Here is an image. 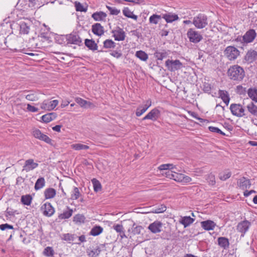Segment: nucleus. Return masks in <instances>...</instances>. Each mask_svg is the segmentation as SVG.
I'll use <instances>...</instances> for the list:
<instances>
[{"mask_svg": "<svg viewBox=\"0 0 257 257\" xmlns=\"http://www.w3.org/2000/svg\"><path fill=\"white\" fill-rule=\"evenodd\" d=\"M229 78L234 81H241L245 76L243 69L238 65L230 66L227 71Z\"/></svg>", "mask_w": 257, "mask_h": 257, "instance_id": "1", "label": "nucleus"}, {"mask_svg": "<svg viewBox=\"0 0 257 257\" xmlns=\"http://www.w3.org/2000/svg\"><path fill=\"white\" fill-rule=\"evenodd\" d=\"M192 24L197 29H203L208 25L207 17L203 14H199L193 18Z\"/></svg>", "mask_w": 257, "mask_h": 257, "instance_id": "2", "label": "nucleus"}, {"mask_svg": "<svg viewBox=\"0 0 257 257\" xmlns=\"http://www.w3.org/2000/svg\"><path fill=\"white\" fill-rule=\"evenodd\" d=\"M165 65L168 70L171 72L178 70L183 67V64L179 60L168 59L165 62Z\"/></svg>", "mask_w": 257, "mask_h": 257, "instance_id": "3", "label": "nucleus"}, {"mask_svg": "<svg viewBox=\"0 0 257 257\" xmlns=\"http://www.w3.org/2000/svg\"><path fill=\"white\" fill-rule=\"evenodd\" d=\"M239 51L233 46L227 47L224 51V55L229 60H234L239 55Z\"/></svg>", "mask_w": 257, "mask_h": 257, "instance_id": "4", "label": "nucleus"}, {"mask_svg": "<svg viewBox=\"0 0 257 257\" xmlns=\"http://www.w3.org/2000/svg\"><path fill=\"white\" fill-rule=\"evenodd\" d=\"M229 108L231 113L237 117H241L246 115L245 110L240 104L232 103Z\"/></svg>", "mask_w": 257, "mask_h": 257, "instance_id": "5", "label": "nucleus"}, {"mask_svg": "<svg viewBox=\"0 0 257 257\" xmlns=\"http://www.w3.org/2000/svg\"><path fill=\"white\" fill-rule=\"evenodd\" d=\"M187 35L190 41L194 43L199 42L203 38L202 35L198 32L192 28L188 30Z\"/></svg>", "mask_w": 257, "mask_h": 257, "instance_id": "6", "label": "nucleus"}, {"mask_svg": "<svg viewBox=\"0 0 257 257\" xmlns=\"http://www.w3.org/2000/svg\"><path fill=\"white\" fill-rule=\"evenodd\" d=\"M33 136L35 138L40 140L44 141L46 143L54 146V141L51 139L48 136L43 134L39 130L36 129L33 131Z\"/></svg>", "mask_w": 257, "mask_h": 257, "instance_id": "7", "label": "nucleus"}, {"mask_svg": "<svg viewBox=\"0 0 257 257\" xmlns=\"http://www.w3.org/2000/svg\"><path fill=\"white\" fill-rule=\"evenodd\" d=\"M66 39L68 43L80 46L82 44L81 39L76 32H72L66 36Z\"/></svg>", "mask_w": 257, "mask_h": 257, "instance_id": "8", "label": "nucleus"}, {"mask_svg": "<svg viewBox=\"0 0 257 257\" xmlns=\"http://www.w3.org/2000/svg\"><path fill=\"white\" fill-rule=\"evenodd\" d=\"M256 37V33L253 29H249L242 37V41L245 43H249L253 41Z\"/></svg>", "mask_w": 257, "mask_h": 257, "instance_id": "9", "label": "nucleus"}, {"mask_svg": "<svg viewBox=\"0 0 257 257\" xmlns=\"http://www.w3.org/2000/svg\"><path fill=\"white\" fill-rule=\"evenodd\" d=\"M160 115V110L155 108L151 110L145 117H144L142 120H145L146 119H151L153 121L157 120Z\"/></svg>", "mask_w": 257, "mask_h": 257, "instance_id": "10", "label": "nucleus"}, {"mask_svg": "<svg viewBox=\"0 0 257 257\" xmlns=\"http://www.w3.org/2000/svg\"><path fill=\"white\" fill-rule=\"evenodd\" d=\"M58 104V101L57 100H44L41 104V108L43 109L50 111L54 109Z\"/></svg>", "mask_w": 257, "mask_h": 257, "instance_id": "11", "label": "nucleus"}, {"mask_svg": "<svg viewBox=\"0 0 257 257\" xmlns=\"http://www.w3.org/2000/svg\"><path fill=\"white\" fill-rule=\"evenodd\" d=\"M251 182L249 179L243 177L237 180V186L242 190H245L249 189L251 186Z\"/></svg>", "mask_w": 257, "mask_h": 257, "instance_id": "12", "label": "nucleus"}, {"mask_svg": "<svg viewBox=\"0 0 257 257\" xmlns=\"http://www.w3.org/2000/svg\"><path fill=\"white\" fill-rule=\"evenodd\" d=\"M111 33L113 34V37L116 41H123L125 39V32L120 27H117L115 30H112Z\"/></svg>", "mask_w": 257, "mask_h": 257, "instance_id": "13", "label": "nucleus"}, {"mask_svg": "<svg viewBox=\"0 0 257 257\" xmlns=\"http://www.w3.org/2000/svg\"><path fill=\"white\" fill-rule=\"evenodd\" d=\"M38 166V163H35L33 159H30L25 161V164L23 167L22 171L28 172L37 168Z\"/></svg>", "mask_w": 257, "mask_h": 257, "instance_id": "14", "label": "nucleus"}, {"mask_svg": "<svg viewBox=\"0 0 257 257\" xmlns=\"http://www.w3.org/2000/svg\"><path fill=\"white\" fill-rule=\"evenodd\" d=\"M44 215L50 216L53 215L55 212L54 208L50 203H46L43 204L41 208Z\"/></svg>", "mask_w": 257, "mask_h": 257, "instance_id": "15", "label": "nucleus"}, {"mask_svg": "<svg viewBox=\"0 0 257 257\" xmlns=\"http://www.w3.org/2000/svg\"><path fill=\"white\" fill-rule=\"evenodd\" d=\"M101 251L97 245L89 247L86 250V252L89 257H97Z\"/></svg>", "mask_w": 257, "mask_h": 257, "instance_id": "16", "label": "nucleus"}, {"mask_svg": "<svg viewBox=\"0 0 257 257\" xmlns=\"http://www.w3.org/2000/svg\"><path fill=\"white\" fill-rule=\"evenodd\" d=\"M92 33L97 36H100L104 34V29L99 23H96L92 26Z\"/></svg>", "mask_w": 257, "mask_h": 257, "instance_id": "17", "label": "nucleus"}, {"mask_svg": "<svg viewBox=\"0 0 257 257\" xmlns=\"http://www.w3.org/2000/svg\"><path fill=\"white\" fill-rule=\"evenodd\" d=\"M162 18L164 19L168 23H172L179 19L177 15L171 13L162 14Z\"/></svg>", "mask_w": 257, "mask_h": 257, "instance_id": "18", "label": "nucleus"}, {"mask_svg": "<svg viewBox=\"0 0 257 257\" xmlns=\"http://www.w3.org/2000/svg\"><path fill=\"white\" fill-rule=\"evenodd\" d=\"M257 58V52L254 50H250L247 52L244 57V59L248 63H252Z\"/></svg>", "mask_w": 257, "mask_h": 257, "instance_id": "19", "label": "nucleus"}, {"mask_svg": "<svg viewBox=\"0 0 257 257\" xmlns=\"http://www.w3.org/2000/svg\"><path fill=\"white\" fill-rule=\"evenodd\" d=\"M195 218H192L190 216H180L179 218L178 221L182 225H190L195 221Z\"/></svg>", "mask_w": 257, "mask_h": 257, "instance_id": "20", "label": "nucleus"}, {"mask_svg": "<svg viewBox=\"0 0 257 257\" xmlns=\"http://www.w3.org/2000/svg\"><path fill=\"white\" fill-rule=\"evenodd\" d=\"M218 244L224 249H227L229 246L228 239L225 237H219L217 239Z\"/></svg>", "mask_w": 257, "mask_h": 257, "instance_id": "21", "label": "nucleus"}, {"mask_svg": "<svg viewBox=\"0 0 257 257\" xmlns=\"http://www.w3.org/2000/svg\"><path fill=\"white\" fill-rule=\"evenodd\" d=\"M218 94L222 101L226 105H228L230 101V97L228 92L225 90H219Z\"/></svg>", "mask_w": 257, "mask_h": 257, "instance_id": "22", "label": "nucleus"}, {"mask_svg": "<svg viewBox=\"0 0 257 257\" xmlns=\"http://www.w3.org/2000/svg\"><path fill=\"white\" fill-rule=\"evenodd\" d=\"M85 45L93 51L97 50V45L93 39H86L84 42Z\"/></svg>", "mask_w": 257, "mask_h": 257, "instance_id": "23", "label": "nucleus"}, {"mask_svg": "<svg viewBox=\"0 0 257 257\" xmlns=\"http://www.w3.org/2000/svg\"><path fill=\"white\" fill-rule=\"evenodd\" d=\"M106 16V13L102 11L94 13L92 15V18L96 21H104Z\"/></svg>", "mask_w": 257, "mask_h": 257, "instance_id": "24", "label": "nucleus"}, {"mask_svg": "<svg viewBox=\"0 0 257 257\" xmlns=\"http://www.w3.org/2000/svg\"><path fill=\"white\" fill-rule=\"evenodd\" d=\"M75 101L81 107H84L85 108L91 107L93 106L94 105L93 103L90 101H87L84 99H83L81 98H76L75 99Z\"/></svg>", "mask_w": 257, "mask_h": 257, "instance_id": "25", "label": "nucleus"}, {"mask_svg": "<svg viewBox=\"0 0 257 257\" xmlns=\"http://www.w3.org/2000/svg\"><path fill=\"white\" fill-rule=\"evenodd\" d=\"M142 229V226H133L131 228L129 227L127 228V236H132V235H136L138 234H140L141 232V230Z\"/></svg>", "mask_w": 257, "mask_h": 257, "instance_id": "26", "label": "nucleus"}, {"mask_svg": "<svg viewBox=\"0 0 257 257\" xmlns=\"http://www.w3.org/2000/svg\"><path fill=\"white\" fill-rule=\"evenodd\" d=\"M169 55L168 52L166 50L156 51L154 53V56L158 60H162L163 59L167 57Z\"/></svg>", "mask_w": 257, "mask_h": 257, "instance_id": "27", "label": "nucleus"}, {"mask_svg": "<svg viewBox=\"0 0 257 257\" xmlns=\"http://www.w3.org/2000/svg\"><path fill=\"white\" fill-rule=\"evenodd\" d=\"M73 210L69 207H67L66 210L63 211L62 213L59 215L58 217L61 219H67L72 216Z\"/></svg>", "mask_w": 257, "mask_h": 257, "instance_id": "28", "label": "nucleus"}, {"mask_svg": "<svg viewBox=\"0 0 257 257\" xmlns=\"http://www.w3.org/2000/svg\"><path fill=\"white\" fill-rule=\"evenodd\" d=\"M45 180L44 177H40L36 181L34 188L35 190H39L45 186Z\"/></svg>", "mask_w": 257, "mask_h": 257, "instance_id": "29", "label": "nucleus"}, {"mask_svg": "<svg viewBox=\"0 0 257 257\" xmlns=\"http://www.w3.org/2000/svg\"><path fill=\"white\" fill-rule=\"evenodd\" d=\"M44 194L46 199L53 198L56 195V190L52 188H48L45 190Z\"/></svg>", "mask_w": 257, "mask_h": 257, "instance_id": "30", "label": "nucleus"}, {"mask_svg": "<svg viewBox=\"0 0 257 257\" xmlns=\"http://www.w3.org/2000/svg\"><path fill=\"white\" fill-rule=\"evenodd\" d=\"M246 108L249 113L254 116H257V106L253 102H250L247 106Z\"/></svg>", "mask_w": 257, "mask_h": 257, "instance_id": "31", "label": "nucleus"}, {"mask_svg": "<svg viewBox=\"0 0 257 257\" xmlns=\"http://www.w3.org/2000/svg\"><path fill=\"white\" fill-rule=\"evenodd\" d=\"M123 14L126 17L132 18L135 20H137L138 16L133 14V13L130 11L128 8H124L122 10Z\"/></svg>", "mask_w": 257, "mask_h": 257, "instance_id": "32", "label": "nucleus"}, {"mask_svg": "<svg viewBox=\"0 0 257 257\" xmlns=\"http://www.w3.org/2000/svg\"><path fill=\"white\" fill-rule=\"evenodd\" d=\"M102 231L103 228L100 226H94V227L91 229L89 234L92 236H97L100 234Z\"/></svg>", "mask_w": 257, "mask_h": 257, "instance_id": "33", "label": "nucleus"}, {"mask_svg": "<svg viewBox=\"0 0 257 257\" xmlns=\"http://www.w3.org/2000/svg\"><path fill=\"white\" fill-rule=\"evenodd\" d=\"M162 18V15L153 14L149 18V22L150 24H157Z\"/></svg>", "mask_w": 257, "mask_h": 257, "instance_id": "34", "label": "nucleus"}, {"mask_svg": "<svg viewBox=\"0 0 257 257\" xmlns=\"http://www.w3.org/2000/svg\"><path fill=\"white\" fill-rule=\"evenodd\" d=\"M136 56L144 61H146L148 59V54L142 50L137 51L136 53Z\"/></svg>", "mask_w": 257, "mask_h": 257, "instance_id": "35", "label": "nucleus"}, {"mask_svg": "<svg viewBox=\"0 0 257 257\" xmlns=\"http://www.w3.org/2000/svg\"><path fill=\"white\" fill-rule=\"evenodd\" d=\"M248 96L253 101L257 102V89L249 88L248 90Z\"/></svg>", "mask_w": 257, "mask_h": 257, "instance_id": "36", "label": "nucleus"}, {"mask_svg": "<svg viewBox=\"0 0 257 257\" xmlns=\"http://www.w3.org/2000/svg\"><path fill=\"white\" fill-rule=\"evenodd\" d=\"M176 168V166L174 165L173 164H162L160 165L158 169L161 170H170L172 171L174 169Z\"/></svg>", "mask_w": 257, "mask_h": 257, "instance_id": "37", "label": "nucleus"}, {"mask_svg": "<svg viewBox=\"0 0 257 257\" xmlns=\"http://www.w3.org/2000/svg\"><path fill=\"white\" fill-rule=\"evenodd\" d=\"M32 198L30 195H23L21 197V202L24 205H30L31 203Z\"/></svg>", "mask_w": 257, "mask_h": 257, "instance_id": "38", "label": "nucleus"}, {"mask_svg": "<svg viewBox=\"0 0 257 257\" xmlns=\"http://www.w3.org/2000/svg\"><path fill=\"white\" fill-rule=\"evenodd\" d=\"M76 237L77 236L74 234L65 233L63 234L62 239L67 241H73L75 240Z\"/></svg>", "mask_w": 257, "mask_h": 257, "instance_id": "39", "label": "nucleus"}, {"mask_svg": "<svg viewBox=\"0 0 257 257\" xmlns=\"http://www.w3.org/2000/svg\"><path fill=\"white\" fill-rule=\"evenodd\" d=\"M29 27L25 22L22 23L20 25V32L21 34H27L29 32Z\"/></svg>", "mask_w": 257, "mask_h": 257, "instance_id": "40", "label": "nucleus"}, {"mask_svg": "<svg viewBox=\"0 0 257 257\" xmlns=\"http://www.w3.org/2000/svg\"><path fill=\"white\" fill-rule=\"evenodd\" d=\"M115 43L110 39H107L103 42V47L106 49L114 48Z\"/></svg>", "mask_w": 257, "mask_h": 257, "instance_id": "41", "label": "nucleus"}, {"mask_svg": "<svg viewBox=\"0 0 257 257\" xmlns=\"http://www.w3.org/2000/svg\"><path fill=\"white\" fill-rule=\"evenodd\" d=\"M91 182L93 184L94 191L95 192H98L101 189V185L99 181L95 178L92 179Z\"/></svg>", "mask_w": 257, "mask_h": 257, "instance_id": "42", "label": "nucleus"}, {"mask_svg": "<svg viewBox=\"0 0 257 257\" xmlns=\"http://www.w3.org/2000/svg\"><path fill=\"white\" fill-rule=\"evenodd\" d=\"M71 148L75 150H87L89 148V147L87 145L81 144H75L71 145Z\"/></svg>", "mask_w": 257, "mask_h": 257, "instance_id": "43", "label": "nucleus"}, {"mask_svg": "<svg viewBox=\"0 0 257 257\" xmlns=\"http://www.w3.org/2000/svg\"><path fill=\"white\" fill-rule=\"evenodd\" d=\"M43 253L46 256H53L54 251L52 247L47 246L44 249Z\"/></svg>", "mask_w": 257, "mask_h": 257, "instance_id": "44", "label": "nucleus"}, {"mask_svg": "<svg viewBox=\"0 0 257 257\" xmlns=\"http://www.w3.org/2000/svg\"><path fill=\"white\" fill-rule=\"evenodd\" d=\"M81 195L80 192L77 187H75L71 195V199L76 200Z\"/></svg>", "mask_w": 257, "mask_h": 257, "instance_id": "45", "label": "nucleus"}, {"mask_svg": "<svg viewBox=\"0 0 257 257\" xmlns=\"http://www.w3.org/2000/svg\"><path fill=\"white\" fill-rule=\"evenodd\" d=\"M113 228L117 232L119 233V235L121 238L124 237H127V235H126L124 233V230L123 226H113Z\"/></svg>", "mask_w": 257, "mask_h": 257, "instance_id": "46", "label": "nucleus"}, {"mask_svg": "<svg viewBox=\"0 0 257 257\" xmlns=\"http://www.w3.org/2000/svg\"><path fill=\"white\" fill-rule=\"evenodd\" d=\"M85 218L84 215L81 214H77L73 217V221L75 223H84Z\"/></svg>", "mask_w": 257, "mask_h": 257, "instance_id": "47", "label": "nucleus"}, {"mask_svg": "<svg viewBox=\"0 0 257 257\" xmlns=\"http://www.w3.org/2000/svg\"><path fill=\"white\" fill-rule=\"evenodd\" d=\"M231 173L230 172L228 171H225L224 172L221 173L219 174V178L221 180L225 181L226 179H228L230 177Z\"/></svg>", "mask_w": 257, "mask_h": 257, "instance_id": "48", "label": "nucleus"}, {"mask_svg": "<svg viewBox=\"0 0 257 257\" xmlns=\"http://www.w3.org/2000/svg\"><path fill=\"white\" fill-rule=\"evenodd\" d=\"M25 98L27 100L32 101H37L39 98L36 93L33 92L26 95Z\"/></svg>", "mask_w": 257, "mask_h": 257, "instance_id": "49", "label": "nucleus"}, {"mask_svg": "<svg viewBox=\"0 0 257 257\" xmlns=\"http://www.w3.org/2000/svg\"><path fill=\"white\" fill-rule=\"evenodd\" d=\"M249 226H237V230L241 233V237L244 236L245 232L248 230Z\"/></svg>", "mask_w": 257, "mask_h": 257, "instance_id": "50", "label": "nucleus"}, {"mask_svg": "<svg viewBox=\"0 0 257 257\" xmlns=\"http://www.w3.org/2000/svg\"><path fill=\"white\" fill-rule=\"evenodd\" d=\"M208 129L211 132L216 133L217 134H221L223 136H225V134L222 132L219 128H218L217 127L211 126L208 127Z\"/></svg>", "mask_w": 257, "mask_h": 257, "instance_id": "51", "label": "nucleus"}, {"mask_svg": "<svg viewBox=\"0 0 257 257\" xmlns=\"http://www.w3.org/2000/svg\"><path fill=\"white\" fill-rule=\"evenodd\" d=\"M162 226H148V228L153 233H156L160 232L161 231V227Z\"/></svg>", "mask_w": 257, "mask_h": 257, "instance_id": "52", "label": "nucleus"}, {"mask_svg": "<svg viewBox=\"0 0 257 257\" xmlns=\"http://www.w3.org/2000/svg\"><path fill=\"white\" fill-rule=\"evenodd\" d=\"M75 6L77 11L86 12L87 11V9L84 8L82 4L79 2H75Z\"/></svg>", "mask_w": 257, "mask_h": 257, "instance_id": "53", "label": "nucleus"}, {"mask_svg": "<svg viewBox=\"0 0 257 257\" xmlns=\"http://www.w3.org/2000/svg\"><path fill=\"white\" fill-rule=\"evenodd\" d=\"M147 110L145 109L143 106H140L138 107L136 111V115L137 116H140L144 113H145Z\"/></svg>", "mask_w": 257, "mask_h": 257, "instance_id": "54", "label": "nucleus"}, {"mask_svg": "<svg viewBox=\"0 0 257 257\" xmlns=\"http://www.w3.org/2000/svg\"><path fill=\"white\" fill-rule=\"evenodd\" d=\"M211 90V85L208 83L205 82L203 84V90L206 93H209L210 92Z\"/></svg>", "mask_w": 257, "mask_h": 257, "instance_id": "55", "label": "nucleus"}, {"mask_svg": "<svg viewBox=\"0 0 257 257\" xmlns=\"http://www.w3.org/2000/svg\"><path fill=\"white\" fill-rule=\"evenodd\" d=\"M207 180L209 184L211 185H214L215 184V176L212 174L209 175Z\"/></svg>", "mask_w": 257, "mask_h": 257, "instance_id": "56", "label": "nucleus"}, {"mask_svg": "<svg viewBox=\"0 0 257 257\" xmlns=\"http://www.w3.org/2000/svg\"><path fill=\"white\" fill-rule=\"evenodd\" d=\"M41 118L43 121L46 123L49 122L52 120V118L50 116V114H49V113L43 115L41 117Z\"/></svg>", "mask_w": 257, "mask_h": 257, "instance_id": "57", "label": "nucleus"}, {"mask_svg": "<svg viewBox=\"0 0 257 257\" xmlns=\"http://www.w3.org/2000/svg\"><path fill=\"white\" fill-rule=\"evenodd\" d=\"M174 173L175 178L174 180L178 182H182L183 180V174Z\"/></svg>", "mask_w": 257, "mask_h": 257, "instance_id": "58", "label": "nucleus"}, {"mask_svg": "<svg viewBox=\"0 0 257 257\" xmlns=\"http://www.w3.org/2000/svg\"><path fill=\"white\" fill-rule=\"evenodd\" d=\"M166 177L168 178L173 179L175 178L174 173L172 171L168 170L165 173Z\"/></svg>", "mask_w": 257, "mask_h": 257, "instance_id": "59", "label": "nucleus"}, {"mask_svg": "<svg viewBox=\"0 0 257 257\" xmlns=\"http://www.w3.org/2000/svg\"><path fill=\"white\" fill-rule=\"evenodd\" d=\"M110 54L114 57L119 58L122 56V53L117 51H112Z\"/></svg>", "mask_w": 257, "mask_h": 257, "instance_id": "60", "label": "nucleus"}, {"mask_svg": "<svg viewBox=\"0 0 257 257\" xmlns=\"http://www.w3.org/2000/svg\"><path fill=\"white\" fill-rule=\"evenodd\" d=\"M166 210V207L165 205H162L161 207L155 209L154 212L156 213H162L165 211Z\"/></svg>", "mask_w": 257, "mask_h": 257, "instance_id": "61", "label": "nucleus"}, {"mask_svg": "<svg viewBox=\"0 0 257 257\" xmlns=\"http://www.w3.org/2000/svg\"><path fill=\"white\" fill-rule=\"evenodd\" d=\"M27 109L29 111L33 112H36L38 111V108L31 105L30 104H27Z\"/></svg>", "mask_w": 257, "mask_h": 257, "instance_id": "62", "label": "nucleus"}, {"mask_svg": "<svg viewBox=\"0 0 257 257\" xmlns=\"http://www.w3.org/2000/svg\"><path fill=\"white\" fill-rule=\"evenodd\" d=\"M201 225H216L215 223L211 220H207L201 222Z\"/></svg>", "mask_w": 257, "mask_h": 257, "instance_id": "63", "label": "nucleus"}, {"mask_svg": "<svg viewBox=\"0 0 257 257\" xmlns=\"http://www.w3.org/2000/svg\"><path fill=\"white\" fill-rule=\"evenodd\" d=\"M78 240L79 241V242H76V243L80 245L81 242H84L86 241V237L84 235H81V236L78 237Z\"/></svg>", "mask_w": 257, "mask_h": 257, "instance_id": "64", "label": "nucleus"}]
</instances>
